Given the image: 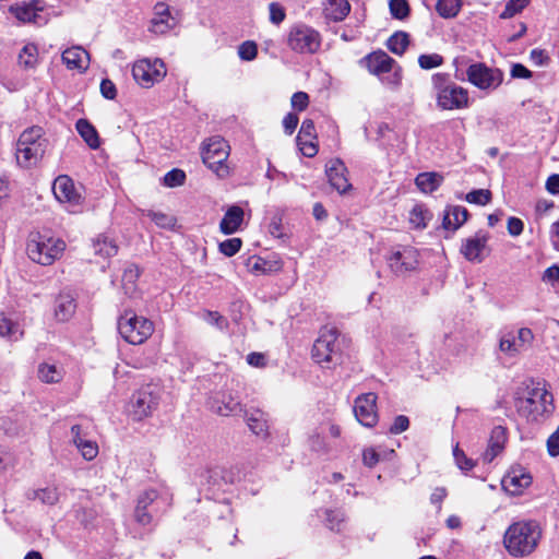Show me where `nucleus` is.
I'll list each match as a JSON object with an SVG mask.
<instances>
[{"label": "nucleus", "instance_id": "1", "mask_svg": "<svg viewBox=\"0 0 559 559\" xmlns=\"http://www.w3.org/2000/svg\"><path fill=\"white\" fill-rule=\"evenodd\" d=\"M542 537V530L535 521H520L509 526L504 533L503 544L513 557L531 555Z\"/></svg>", "mask_w": 559, "mask_h": 559}, {"label": "nucleus", "instance_id": "2", "mask_svg": "<svg viewBox=\"0 0 559 559\" xmlns=\"http://www.w3.org/2000/svg\"><path fill=\"white\" fill-rule=\"evenodd\" d=\"M67 248L66 241L50 231H36L29 235L27 254L29 259L41 265H51L59 260Z\"/></svg>", "mask_w": 559, "mask_h": 559}, {"label": "nucleus", "instance_id": "3", "mask_svg": "<svg viewBox=\"0 0 559 559\" xmlns=\"http://www.w3.org/2000/svg\"><path fill=\"white\" fill-rule=\"evenodd\" d=\"M48 146L44 130L31 127L22 132L16 144V162L26 169L33 168L43 159Z\"/></svg>", "mask_w": 559, "mask_h": 559}, {"label": "nucleus", "instance_id": "4", "mask_svg": "<svg viewBox=\"0 0 559 559\" xmlns=\"http://www.w3.org/2000/svg\"><path fill=\"white\" fill-rule=\"evenodd\" d=\"M437 106L442 110L463 109L468 106L467 91L450 80L449 74L436 73L431 78Z\"/></svg>", "mask_w": 559, "mask_h": 559}, {"label": "nucleus", "instance_id": "5", "mask_svg": "<svg viewBox=\"0 0 559 559\" xmlns=\"http://www.w3.org/2000/svg\"><path fill=\"white\" fill-rule=\"evenodd\" d=\"M118 331L121 337L132 344H143L154 332V324L133 310H126L118 319Z\"/></svg>", "mask_w": 559, "mask_h": 559}, {"label": "nucleus", "instance_id": "6", "mask_svg": "<svg viewBox=\"0 0 559 559\" xmlns=\"http://www.w3.org/2000/svg\"><path fill=\"white\" fill-rule=\"evenodd\" d=\"M160 400V389L157 385L147 384L135 391L127 406V415L134 421H141L152 416Z\"/></svg>", "mask_w": 559, "mask_h": 559}, {"label": "nucleus", "instance_id": "7", "mask_svg": "<svg viewBox=\"0 0 559 559\" xmlns=\"http://www.w3.org/2000/svg\"><path fill=\"white\" fill-rule=\"evenodd\" d=\"M202 160L217 177H228L230 170L227 164L229 145L221 136L206 140L202 147Z\"/></svg>", "mask_w": 559, "mask_h": 559}, {"label": "nucleus", "instance_id": "8", "mask_svg": "<svg viewBox=\"0 0 559 559\" xmlns=\"http://www.w3.org/2000/svg\"><path fill=\"white\" fill-rule=\"evenodd\" d=\"M338 331L333 326L321 329L319 337L312 347V358L322 366L337 364L341 358V348L337 343Z\"/></svg>", "mask_w": 559, "mask_h": 559}, {"label": "nucleus", "instance_id": "9", "mask_svg": "<svg viewBox=\"0 0 559 559\" xmlns=\"http://www.w3.org/2000/svg\"><path fill=\"white\" fill-rule=\"evenodd\" d=\"M287 46L297 53L312 55L321 46V35L309 25L297 23L287 33Z\"/></svg>", "mask_w": 559, "mask_h": 559}, {"label": "nucleus", "instance_id": "10", "mask_svg": "<svg viewBox=\"0 0 559 559\" xmlns=\"http://www.w3.org/2000/svg\"><path fill=\"white\" fill-rule=\"evenodd\" d=\"M519 409L527 420L542 421L552 413V396L544 389L534 390L530 397L521 402Z\"/></svg>", "mask_w": 559, "mask_h": 559}, {"label": "nucleus", "instance_id": "11", "mask_svg": "<svg viewBox=\"0 0 559 559\" xmlns=\"http://www.w3.org/2000/svg\"><path fill=\"white\" fill-rule=\"evenodd\" d=\"M166 66L162 59H140L132 67V75L135 82L145 88L160 82L166 75Z\"/></svg>", "mask_w": 559, "mask_h": 559}, {"label": "nucleus", "instance_id": "12", "mask_svg": "<svg viewBox=\"0 0 559 559\" xmlns=\"http://www.w3.org/2000/svg\"><path fill=\"white\" fill-rule=\"evenodd\" d=\"M533 340L534 334L528 328L504 331L499 338V349L508 357L513 358L530 347Z\"/></svg>", "mask_w": 559, "mask_h": 559}, {"label": "nucleus", "instance_id": "13", "mask_svg": "<svg viewBox=\"0 0 559 559\" xmlns=\"http://www.w3.org/2000/svg\"><path fill=\"white\" fill-rule=\"evenodd\" d=\"M468 81L480 90H496L503 81L499 69L488 68L484 63H474L467 69Z\"/></svg>", "mask_w": 559, "mask_h": 559}, {"label": "nucleus", "instance_id": "14", "mask_svg": "<svg viewBox=\"0 0 559 559\" xmlns=\"http://www.w3.org/2000/svg\"><path fill=\"white\" fill-rule=\"evenodd\" d=\"M489 234L478 230L473 236L462 240L460 252L469 262H481L488 254Z\"/></svg>", "mask_w": 559, "mask_h": 559}, {"label": "nucleus", "instance_id": "15", "mask_svg": "<svg viewBox=\"0 0 559 559\" xmlns=\"http://www.w3.org/2000/svg\"><path fill=\"white\" fill-rule=\"evenodd\" d=\"M418 263V251L413 247H401L388 257V265L397 276L415 270Z\"/></svg>", "mask_w": 559, "mask_h": 559}, {"label": "nucleus", "instance_id": "16", "mask_svg": "<svg viewBox=\"0 0 559 559\" xmlns=\"http://www.w3.org/2000/svg\"><path fill=\"white\" fill-rule=\"evenodd\" d=\"M377 399L376 393L369 392L355 400V417L365 427L371 428L378 423Z\"/></svg>", "mask_w": 559, "mask_h": 559}, {"label": "nucleus", "instance_id": "17", "mask_svg": "<svg viewBox=\"0 0 559 559\" xmlns=\"http://www.w3.org/2000/svg\"><path fill=\"white\" fill-rule=\"evenodd\" d=\"M10 12L23 23H35L43 25L47 23V17L43 15L44 5L38 0L22 2L10 8Z\"/></svg>", "mask_w": 559, "mask_h": 559}, {"label": "nucleus", "instance_id": "18", "mask_svg": "<svg viewBox=\"0 0 559 559\" xmlns=\"http://www.w3.org/2000/svg\"><path fill=\"white\" fill-rule=\"evenodd\" d=\"M52 192L55 198L61 203H68L75 206L81 202V195L75 190L73 180L67 175L58 176L55 179L52 183Z\"/></svg>", "mask_w": 559, "mask_h": 559}, {"label": "nucleus", "instance_id": "19", "mask_svg": "<svg viewBox=\"0 0 559 559\" xmlns=\"http://www.w3.org/2000/svg\"><path fill=\"white\" fill-rule=\"evenodd\" d=\"M178 24V17L175 16L169 7L165 3H157L154 7V16L151 21V32L163 35L174 29Z\"/></svg>", "mask_w": 559, "mask_h": 559}, {"label": "nucleus", "instance_id": "20", "mask_svg": "<svg viewBox=\"0 0 559 559\" xmlns=\"http://www.w3.org/2000/svg\"><path fill=\"white\" fill-rule=\"evenodd\" d=\"M532 484V476L523 468H512L502 478V488L511 496L521 495Z\"/></svg>", "mask_w": 559, "mask_h": 559}, {"label": "nucleus", "instance_id": "21", "mask_svg": "<svg viewBox=\"0 0 559 559\" xmlns=\"http://www.w3.org/2000/svg\"><path fill=\"white\" fill-rule=\"evenodd\" d=\"M364 63L367 70L378 78L390 73L397 64L396 61L383 50L369 53L364 58Z\"/></svg>", "mask_w": 559, "mask_h": 559}, {"label": "nucleus", "instance_id": "22", "mask_svg": "<svg viewBox=\"0 0 559 559\" xmlns=\"http://www.w3.org/2000/svg\"><path fill=\"white\" fill-rule=\"evenodd\" d=\"M326 176L330 185L340 193H345L350 189L346 173L347 169L344 163L340 159H332L326 165Z\"/></svg>", "mask_w": 559, "mask_h": 559}, {"label": "nucleus", "instance_id": "23", "mask_svg": "<svg viewBox=\"0 0 559 559\" xmlns=\"http://www.w3.org/2000/svg\"><path fill=\"white\" fill-rule=\"evenodd\" d=\"M61 58L69 70L85 72L88 69L90 56L81 46H73L63 50Z\"/></svg>", "mask_w": 559, "mask_h": 559}, {"label": "nucleus", "instance_id": "24", "mask_svg": "<svg viewBox=\"0 0 559 559\" xmlns=\"http://www.w3.org/2000/svg\"><path fill=\"white\" fill-rule=\"evenodd\" d=\"M506 442H507L506 428L502 426L493 427L490 432L487 449L483 454V461L485 463L492 462L493 459L503 451Z\"/></svg>", "mask_w": 559, "mask_h": 559}, {"label": "nucleus", "instance_id": "25", "mask_svg": "<svg viewBox=\"0 0 559 559\" xmlns=\"http://www.w3.org/2000/svg\"><path fill=\"white\" fill-rule=\"evenodd\" d=\"M243 216L245 212L240 206H229L219 223V230L224 235L235 234L240 228Z\"/></svg>", "mask_w": 559, "mask_h": 559}, {"label": "nucleus", "instance_id": "26", "mask_svg": "<svg viewBox=\"0 0 559 559\" xmlns=\"http://www.w3.org/2000/svg\"><path fill=\"white\" fill-rule=\"evenodd\" d=\"M72 441L81 455L86 461L94 460L98 454V445L95 441L85 439L81 436V427L74 425L71 427Z\"/></svg>", "mask_w": 559, "mask_h": 559}, {"label": "nucleus", "instance_id": "27", "mask_svg": "<svg viewBox=\"0 0 559 559\" xmlns=\"http://www.w3.org/2000/svg\"><path fill=\"white\" fill-rule=\"evenodd\" d=\"M212 409L222 416L237 415L242 412L241 404L227 393L217 395L211 405Z\"/></svg>", "mask_w": 559, "mask_h": 559}, {"label": "nucleus", "instance_id": "28", "mask_svg": "<svg viewBox=\"0 0 559 559\" xmlns=\"http://www.w3.org/2000/svg\"><path fill=\"white\" fill-rule=\"evenodd\" d=\"M468 217V212L464 206L451 205L444 211L442 225L447 230H457Z\"/></svg>", "mask_w": 559, "mask_h": 559}, {"label": "nucleus", "instance_id": "29", "mask_svg": "<svg viewBox=\"0 0 559 559\" xmlns=\"http://www.w3.org/2000/svg\"><path fill=\"white\" fill-rule=\"evenodd\" d=\"M76 304L70 293H61L55 305V316L59 321H68L75 312Z\"/></svg>", "mask_w": 559, "mask_h": 559}, {"label": "nucleus", "instance_id": "30", "mask_svg": "<svg viewBox=\"0 0 559 559\" xmlns=\"http://www.w3.org/2000/svg\"><path fill=\"white\" fill-rule=\"evenodd\" d=\"M350 12V4L347 0H328L324 7V15L334 22L343 21Z\"/></svg>", "mask_w": 559, "mask_h": 559}, {"label": "nucleus", "instance_id": "31", "mask_svg": "<svg viewBox=\"0 0 559 559\" xmlns=\"http://www.w3.org/2000/svg\"><path fill=\"white\" fill-rule=\"evenodd\" d=\"M94 254L102 258H110L117 254L118 246L116 242L106 235H98L92 240Z\"/></svg>", "mask_w": 559, "mask_h": 559}, {"label": "nucleus", "instance_id": "32", "mask_svg": "<svg viewBox=\"0 0 559 559\" xmlns=\"http://www.w3.org/2000/svg\"><path fill=\"white\" fill-rule=\"evenodd\" d=\"M246 420L249 429L257 436L264 437L267 432V420L265 414L260 409H251L246 413Z\"/></svg>", "mask_w": 559, "mask_h": 559}, {"label": "nucleus", "instance_id": "33", "mask_svg": "<svg viewBox=\"0 0 559 559\" xmlns=\"http://www.w3.org/2000/svg\"><path fill=\"white\" fill-rule=\"evenodd\" d=\"M443 177L438 173H421L415 178L417 188L424 193L436 191L442 183Z\"/></svg>", "mask_w": 559, "mask_h": 559}, {"label": "nucleus", "instance_id": "34", "mask_svg": "<svg viewBox=\"0 0 559 559\" xmlns=\"http://www.w3.org/2000/svg\"><path fill=\"white\" fill-rule=\"evenodd\" d=\"M0 336L19 341L23 336V330L17 321L2 313L0 314Z\"/></svg>", "mask_w": 559, "mask_h": 559}, {"label": "nucleus", "instance_id": "35", "mask_svg": "<svg viewBox=\"0 0 559 559\" xmlns=\"http://www.w3.org/2000/svg\"><path fill=\"white\" fill-rule=\"evenodd\" d=\"M76 131L91 148L99 147V138L96 129L86 120L79 119L75 124Z\"/></svg>", "mask_w": 559, "mask_h": 559}, {"label": "nucleus", "instance_id": "36", "mask_svg": "<svg viewBox=\"0 0 559 559\" xmlns=\"http://www.w3.org/2000/svg\"><path fill=\"white\" fill-rule=\"evenodd\" d=\"M409 45V35L406 32H395L391 35L386 41L388 49L397 55L402 56Z\"/></svg>", "mask_w": 559, "mask_h": 559}, {"label": "nucleus", "instance_id": "37", "mask_svg": "<svg viewBox=\"0 0 559 559\" xmlns=\"http://www.w3.org/2000/svg\"><path fill=\"white\" fill-rule=\"evenodd\" d=\"M140 275V270L135 264H129L122 274V287L124 293L132 296L135 290V282Z\"/></svg>", "mask_w": 559, "mask_h": 559}, {"label": "nucleus", "instance_id": "38", "mask_svg": "<svg viewBox=\"0 0 559 559\" xmlns=\"http://www.w3.org/2000/svg\"><path fill=\"white\" fill-rule=\"evenodd\" d=\"M62 369L56 365L43 364L38 368V377L43 382L56 383L62 379Z\"/></svg>", "mask_w": 559, "mask_h": 559}, {"label": "nucleus", "instance_id": "39", "mask_svg": "<svg viewBox=\"0 0 559 559\" xmlns=\"http://www.w3.org/2000/svg\"><path fill=\"white\" fill-rule=\"evenodd\" d=\"M461 9V0H438L436 11L443 19H451L457 15Z\"/></svg>", "mask_w": 559, "mask_h": 559}, {"label": "nucleus", "instance_id": "40", "mask_svg": "<svg viewBox=\"0 0 559 559\" xmlns=\"http://www.w3.org/2000/svg\"><path fill=\"white\" fill-rule=\"evenodd\" d=\"M430 218V212L423 205H415L409 212V223L415 228H425Z\"/></svg>", "mask_w": 559, "mask_h": 559}, {"label": "nucleus", "instance_id": "41", "mask_svg": "<svg viewBox=\"0 0 559 559\" xmlns=\"http://www.w3.org/2000/svg\"><path fill=\"white\" fill-rule=\"evenodd\" d=\"M38 61V49L34 44L25 45L20 55L19 62L25 68H34Z\"/></svg>", "mask_w": 559, "mask_h": 559}, {"label": "nucleus", "instance_id": "42", "mask_svg": "<svg viewBox=\"0 0 559 559\" xmlns=\"http://www.w3.org/2000/svg\"><path fill=\"white\" fill-rule=\"evenodd\" d=\"M200 318L207 324L215 326L219 331H226L229 326L227 318H225L217 311L203 310L200 313Z\"/></svg>", "mask_w": 559, "mask_h": 559}, {"label": "nucleus", "instance_id": "43", "mask_svg": "<svg viewBox=\"0 0 559 559\" xmlns=\"http://www.w3.org/2000/svg\"><path fill=\"white\" fill-rule=\"evenodd\" d=\"M528 4L530 0H508L499 16L503 20L511 19L521 13Z\"/></svg>", "mask_w": 559, "mask_h": 559}, {"label": "nucleus", "instance_id": "44", "mask_svg": "<svg viewBox=\"0 0 559 559\" xmlns=\"http://www.w3.org/2000/svg\"><path fill=\"white\" fill-rule=\"evenodd\" d=\"M379 79L382 82V84L395 91L402 84L403 70L401 66L396 64L390 73L383 74Z\"/></svg>", "mask_w": 559, "mask_h": 559}, {"label": "nucleus", "instance_id": "45", "mask_svg": "<svg viewBox=\"0 0 559 559\" xmlns=\"http://www.w3.org/2000/svg\"><path fill=\"white\" fill-rule=\"evenodd\" d=\"M145 215L160 228L171 229L176 225V218L163 212L147 211Z\"/></svg>", "mask_w": 559, "mask_h": 559}, {"label": "nucleus", "instance_id": "46", "mask_svg": "<svg viewBox=\"0 0 559 559\" xmlns=\"http://www.w3.org/2000/svg\"><path fill=\"white\" fill-rule=\"evenodd\" d=\"M390 13L394 19L404 20L409 15V5L406 0H390Z\"/></svg>", "mask_w": 559, "mask_h": 559}, {"label": "nucleus", "instance_id": "47", "mask_svg": "<svg viewBox=\"0 0 559 559\" xmlns=\"http://www.w3.org/2000/svg\"><path fill=\"white\" fill-rule=\"evenodd\" d=\"M245 265L249 273L259 275L266 272L267 262L258 255H251L247 258Z\"/></svg>", "mask_w": 559, "mask_h": 559}, {"label": "nucleus", "instance_id": "48", "mask_svg": "<svg viewBox=\"0 0 559 559\" xmlns=\"http://www.w3.org/2000/svg\"><path fill=\"white\" fill-rule=\"evenodd\" d=\"M443 63V57L439 53L420 55L418 57V64L424 70H431L440 67Z\"/></svg>", "mask_w": 559, "mask_h": 559}, {"label": "nucleus", "instance_id": "49", "mask_svg": "<svg viewBox=\"0 0 559 559\" xmlns=\"http://www.w3.org/2000/svg\"><path fill=\"white\" fill-rule=\"evenodd\" d=\"M286 19V10L280 2L269 4V21L274 25H280Z\"/></svg>", "mask_w": 559, "mask_h": 559}, {"label": "nucleus", "instance_id": "50", "mask_svg": "<svg viewBox=\"0 0 559 559\" xmlns=\"http://www.w3.org/2000/svg\"><path fill=\"white\" fill-rule=\"evenodd\" d=\"M466 201L478 205H486L491 200V192L487 189L473 190L466 194Z\"/></svg>", "mask_w": 559, "mask_h": 559}, {"label": "nucleus", "instance_id": "51", "mask_svg": "<svg viewBox=\"0 0 559 559\" xmlns=\"http://www.w3.org/2000/svg\"><path fill=\"white\" fill-rule=\"evenodd\" d=\"M258 55V46L254 41L247 40L238 47V56L243 61H252Z\"/></svg>", "mask_w": 559, "mask_h": 559}, {"label": "nucleus", "instance_id": "52", "mask_svg": "<svg viewBox=\"0 0 559 559\" xmlns=\"http://www.w3.org/2000/svg\"><path fill=\"white\" fill-rule=\"evenodd\" d=\"M35 498L40 500L45 504L52 506L59 500V493L57 488L47 487L39 489L35 492Z\"/></svg>", "mask_w": 559, "mask_h": 559}, {"label": "nucleus", "instance_id": "53", "mask_svg": "<svg viewBox=\"0 0 559 559\" xmlns=\"http://www.w3.org/2000/svg\"><path fill=\"white\" fill-rule=\"evenodd\" d=\"M240 238H229L219 243V251L226 257L235 255L241 248Z\"/></svg>", "mask_w": 559, "mask_h": 559}, {"label": "nucleus", "instance_id": "54", "mask_svg": "<svg viewBox=\"0 0 559 559\" xmlns=\"http://www.w3.org/2000/svg\"><path fill=\"white\" fill-rule=\"evenodd\" d=\"M186 174L181 169H173L164 176V185L167 187H178L185 182Z\"/></svg>", "mask_w": 559, "mask_h": 559}, {"label": "nucleus", "instance_id": "55", "mask_svg": "<svg viewBox=\"0 0 559 559\" xmlns=\"http://www.w3.org/2000/svg\"><path fill=\"white\" fill-rule=\"evenodd\" d=\"M453 455L456 462V465L462 471H469L474 467V462L468 459L465 453L460 450L457 447L453 450Z\"/></svg>", "mask_w": 559, "mask_h": 559}, {"label": "nucleus", "instance_id": "56", "mask_svg": "<svg viewBox=\"0 0 559 559\" xmlns=\"http://www.w3.org/2000/svg\"><path fill=\"white\" fill-rule=\"evenodd\" d=\"M290 104L294 109L302 111L308 107L309 96L305 92H296L292 96Z\"/></svg>", "mask_w": 559, "mask_h": 559}, {"label": "nucleus", "instance_id": "57", "mask_svg": "<svg viewBox=\"0 0 559 559\" xmlns=\"http://www.w3.org/2000/svg\"><path fill=\"white\" fill-rule=\"evenodd\" d=\"M313 140L314 139L309 138L297 140L301 153L307 157H312L318 152L317 145L313 142Z\"/></svg>", "mask_w": 559, "mask_h": 559}, {"label": "nucleus", "instance_id": "58", "mask_svg": "<svg viewBox=\"0 0 559 559\" xmlns=\"http://www.w3.org/2000/svg\"><path fill=\"white\" fill-rule=\"evenodd\" d=\"M100 93L107 99H115L117 96L116 85L111 80L103 79L100 82Z\"/></svg>", "mask_w": 559, "mask_h": 559}, {"label": "nucleus", "instance_id": "59", "mask_svg": "<svg viewBox=\"0 0 559 559\" xmlns=\"http://www.w3.org/2000/svg\"><path fill=\"white\" fill-rule=\"evenodd\" d=\"M314 133H316V129H314L313 121L310 119H306L301 123L297 140L306 139V138L316 139Z\"/></svg>", "mask_w": 559, "mask_h": 559}, {"label": "nucleus", "instance_id": "60", "mask_svg": "<svg viewBox=\"0 0 559 559\" xmlns=\"http://www.w3.org/2000/svg\"><path fill=\"white\" fill-rule=\"evenodd\" d=\"M547 451L551 457L559 455V428L549 436L547 440Z\"/></svg>", "mask_w": 559, "mask_h": 559}, {"label": "nucleus", "instance_id": "61", "mask_svg": "<svg viewBox=\"0 0 559 559\" xmlns=\"http://www.w3.org/2000/svg\"><path fill=\"white\" fill-rule=\"evenodd\" d=\"M409 426V420L406 416L400 415L395 417L392 426L390 427V432L394 435H399L405 431Z\"/></svg>", "mask_w": 559, "mask_h": 559}, {"label": "nucleus", "instance_id": "62", "mask_svg": "<svg viewBox=\"0 0 559 559\" xmlns=\"http://www.w3.org/2000/svg\"><path fill=\"white\" fill-rule=\"evenodd\" d=\"M507 228L511 236L518 237L523 233L524 224L520 218L512 216L508 219Z\"/></svg>", "mask_w": 559, "mask_h": 559}, {"label": "nucleus", "instance_id": "63", "mask_svg": "<svg viewBox=\"0 0 559 559\" xmlns=\"http://www.w3.org/2000/svg\"><path fill=\"white\" fill-rule=\"evenodd\" d=\"M298 117L296 114L289 112L287 114L283 119V127L287 134H293L295 131L297 124H298Z\"/></svg>", "mask_w": 559, "mask_h": 559}, {"label": "nucleus", "instance_id": "64", "mask_svg": "<svg viewBox=\"0 0 559 559\" xmlns=\"http://www.w3.org/2000/svg\"><path fill=\"white\" fill-rule=\"evenodd\" d=\"M364 464L368 467H373L379 462V454L373 448L365 449L362 452Z\"/></svg>", "mask_w": 559, "mask_h": 559}]
</instances>
